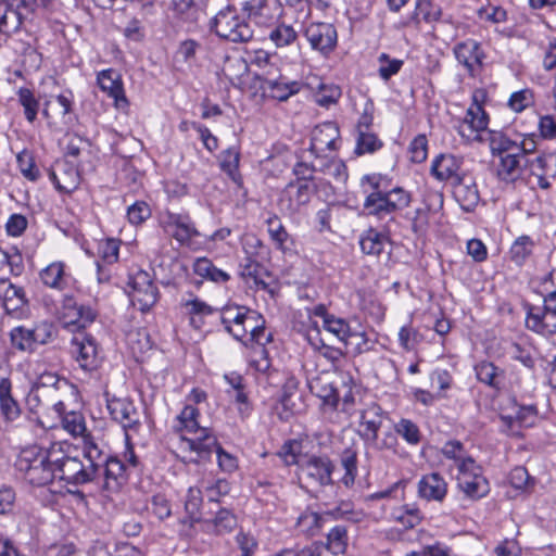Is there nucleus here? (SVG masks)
I'll list each match as a JSON object with an SVG mask.
<instances>
[{
    "label": "nucleus",
    "mask_w": 556,
    "mask_h": 556,
    "mask_svg": "<svg viewBox=\"0 0 556 556\" xmlns=\"http://www.w3.org/2000/svg\"><path fill=\"white\" fill-rule=\"evenodd\" d=\"M200 413L197 407L187 404L174 420L173 428L177 432L193 433V438L181 437L180 450L188 452L185 459L191 463H200L210 458L212 451L216 447V437L206 427L199 424Z\"/></svg>",
    "instance_id": "obj_1"
},
{
    "label": "nucleus",
    "mask_w": 556,
    "mask_h": 556,
    "mask_svg": "<svg viewBox=\"0 0 556 556\" xmlns=\"http://www.w3.org/2000/svg\"><path fill=\"white\" fill-rule=\"evenodd\" d=\"M61 454L55 450V442L48 447L30 445L23 448L15 460L18 475L34 486H45L55 479V463Z\"/></svg>",
    "instance_id": "obj_2"
},
{
    "label": "nucleus",
    "mask_w": 556,
    "mask_h": 556,
    "mask_svg": "<svg viewBox=\"0 0 556 556\" xmlns=\"http://www.w3.org/2000/svg\"><path fill=\"white\" fill-rule=\"evenodd\" d=\"M286 465H296L302 478L311 484L325 486L332 484L334 465L328 456L307 455L302 452V443L292 440L286 442L280 451Z\"/></svg>",
    "instance_id": "obj_3"
},
{
    "label": "nucleus",
    "mask_w": 556,
    "mask_h": 556,
    "mask_svg": "<svg viewBox=\"0 0 556 556\" xmlns=\"http://www.w3.org/2000/svg\"><path fill=\"white\" fill-rule=\"evenodd\" d=\"M220 321L225 330L241 343L249 337H257L258 332L265 329V320L262 315L245 306H224Z\"/></svg>",
    "instance_id": "obj_4"
},
{
    "label": "nucleus",
    "mask_w": 556,
    "mask_h": 556,
    "mask_svg": "<svg viewBox=\"0 0 556 556\" xmlns=\"http://www.w3.org/2000/svg\"><path fill=\"white\" fill-rule=\"evenodd\" d=\"M58 336L56 327L49 320H40L31 326L18 325L9 332L10 345L20 353L33 354L39 346L49 344Z\"/></svg>",
    "instance_id": "obj_5"
},
{
    "label": "nucleus",
    "mask_w": 556,
    "mask_h": 556,
    "mask_svg": "<svg viewBox=\"0 0 556 556\" xmlns=\"http://www.w3.org/2000/svg\"><path fill=\"white\" fill-rule=\"evenodd\" d=\"M412 194L402 187H394L388 191L369 192L364 201V208L368 215L384 218L409 206Z\"/></svg>",
    "instance_id": "obj_6"
},
{
    "label": "nucleus",
    "mask_w": 556,
    "mask_h": 556,
    "mask_svg": "<svg viewBox=\"0 0 556 556\" xmlns=\"http://www.w3.org/2000/svg\"><path fill=\"white\" fill-rule=\"evenodd\" d=\"M483 96L481 90L475 91L465 116L455 122V130L467 143L483 141V135L488 131L489 115L480 102Z\"/></svg>",
    "instance_id": "obj_7"
},
{
    "label": "nucleus",
    "mask_w": 556,
    "mask_h": 556,
    "mask_svg": "<svg viewBox=\"0 0 556 556\" xmlns=\"http://www.w3.org/2000/svg\"><path fill=\"white\" fill-rule=\"evenodd\" d=\"M211 28L231 42H248L253 38L252 27L232 7L220 10L212 20Z\"/></svg>",
    "instance_id": "obj_8"
},
{
    "label": "nucleus",
    "mask_w": 556,
    "mask_h": 556,
    "mask_svg": "<svg viewBox=\"0 0 556 556\" xmlns=\"http://www.w3.org/2000/svg\"><path fill=\"white\" fill-rule=\"evenodd\" d=\"M62 457L55 463V479L71 484H84L94 479V469L86 467L77 456L71 455L72 446L67 442H55Z\"/></svg>",
    "instance_id": "obj_9"
},
{
    "label": "nucleus",
    "mask_w": 556,
    "mask_h": 556,
    "mask_svg": "<svg viewBox=\"0 0 556 556\" xmlns=\"http://www.w3.org/2000/svg\"><path fill=\"white\" fill-rule=\"evenodd\" d=\"M106 409L115 422L125 431V439L128 442L130 432L137 433L141 427V415L134 401L128 397H117L110 392H104Z\"/></svg>",
    "instance_id": "obj_10"
},
{
    "label": "nucleus",
    "mask_w": 556,
    "mask_h": 556,
    "mask_svg": "<svg viewBox=\"0 0 556 556\" xmlns=\"http://www.w3.org/2000/svg\"><path fill=\"white\" fill-rule=\"evenodd\" d=\"M37 4L38 0H0V34L10 36L18 31Z\"/></svg>",
    "instance_id": "obj_11"
},
{
    "label": "nucleus",
    "mask_w": 556,
    "mask_h": 556,
    "mask_svg": "<svg viewBox=\"0 0 556 556\" xmlns=\"http://www.w3.org/2000/svg\"><path fill=\"white\" fill-rule=\"evenodd\" d=\"M71 353L85 371L97 370L103 361V353L96 338L85 331H75L71 339Z\"/></svg>",
    "instance_id": "obj_12"
},
{
    "label": "nucleus",
    "mask_w": 556,
    "mask_h": 556,
    "mask_svg": "<svg viewBox=\"0 0 556 556\" xmlns=\"http://www.w3.org/2000/svg\"><path fill=\"white\" fill-rule=\"evenodd\" d=\"M457 484L465 496L473 501L486 496L490 492L483 469L475 459L463 463L462 468L457 470Z\"/></svg>",
    "instance_id": "obj_13"
},
{
    "label": "nucleus",
    "mask_w": 556,
    "mask_h": 556,
    "mask_svg": "<svg viewBox=\"0 0 556 556\" xmlns=\"http://www.w3.org/2000/svg\"><path fill=\"white\" fill-rule=\"evenodd\" d=\"M271 340V333L263 329L257 337H249L245 341H242L249 367L255 372L266 375L269 371L271 364L266 345Z\"/></svg>",
    "instance_id": "obj_14"
},
{
    "label": "nucleus",
    "mask_w": 556,
    "mask_h": 556,
    "mask_svg": "<svg viewBox=\"0 0 556 556\" xmlns=\"http://www.w3.org/2000/svg\"><path fill=\"white\" fill-rule=\"evenodd\" d=\"M556 317V290L544 298V306L530 307L527 313V328L544 336L556 334V323L551 318Z\"/></svg>",
    "instance_id": "obj_15"
},
{
    "label": "nucleus",
    "mask_w": 556,
    "mask_h": 556,
    "mask_svg": "<svg viewBox=\"0 0 556 556\" xmlns=\"http://www.w3.org/2000/svg\"><path fill=\"white\" fill-rule=\"evenodd\" d=\"M453 53L470 77L475 78L480 75L486 59L480 42L472 38H467L454 46Z\"/></svg>",
    "instance_id": "obj_16"
},
{
    "label": "nucleus",
    "mask_w": 556,
    "mask_h": 556,
    "mask_svg": "<svg viewBox=\"0 0 556 556\" xmlns=\"http://www.w3.org/2000/svg\"><path fill=\"white\" fill-rule=\"evenodd\" d=\"M314 191V186L305 179H296L289 182L282 190L279 198V207L287 214H294L306 205Z\"/></svg>",
    "instance_id": "obj_17"
},
{
    "label": "nucleus",
    "mask_w": 556,
    "mask_h": 556,
    "mask_svg": "<svg viewBox=\"0 0 556 556\" xmlns=\"http://www.w3.org/2000/svg\"><path fill=\"white\" fill-rule=\"evenodd\" d=\"M73 106L74 96L68 90L47 100L42 114L47 118L49 127L61 129V126L68 125L72 119Z\"/></svg>",
    "instance_id": "obj_18"
},
{
    "label": "nucleus",
    "mask_w": 556,
    "mask_h": 556,
    "mask_svg": "<svg viewBox=\"0 0 556 556\" xmlns=\"http://www.w3.org/2000/svg\"><path fill=\"white\" fill-rule=\"evenodd\" d=\"M304 37L311 48L324 56H328L338 43L337 29L330 23H311L304 30Z\"/></svg>",
    "instance_id": "obj_19"
},
{
    "label": "nucleus",
    "mask_w": 556,
    "mask_h": 556,
    "mask_svg": "<svg viewBox=\"0 0 556 556\" xmlns=\"http://www.w3.org/2000/svg\"><path fill=\"white\" fill-rule=\"evenodd\" d=\"M131 302L141 312H148L157 302L159 291L147 271H138L131 280Z\"/></svg>",
    "instance_id": "obj_20"
},
{
    "label": "nucleus",
    "mask_w": 556,
    "mask_h": 556,
    "mask_svg": "<svg viewBox=\"0 0 556 556\" xmlns=\"http://www.w3.org/2000/svg\"><path fill=\"white\" fill-rule=\"evenodd\" d=\"M339 141V127L333 122H326L314 128L309 150L316 156H326L328 152L338 149Z\"/></svg>",
    "instance_id": "obj_21"
},
{
    "label": "nucleus",
    "mask_w": 556,
    "mask_h": 556,
    "mask_svg": "<svg viewBox=\"0 0 556 556\" xmlns=\"http://www.w3.org/2000/svg\"><path fill=\"white\" fill-rule=\"evenodd\" d=\"M62 318L65 327H75L83 331L97 318V312L89 305L78 304L73 298H65L62 306Z\"/></svg>",
    "instance_id": "obj_22"
},
{
    "label": "nucleus",
    "mask_w": 556,
    "mask_h": 556,
    "mask_svg": "<svg viewBox=\"0 0 556 556\" xmlns=\"http://www.w3.org/2000/svg\"><path fill=\"white\" fill-rule=\"evenodd\" d=\"M0 302L5 313L21 316L28 305L24 289L14 285L9 278L0 276Z\"/></svg>",
    "instance_id": "obj_23"
},
{
    "label": "nucleus",
    "mask_w": 556,
    "mask_h": 556,
    "mask_svg": "<svg viewBox=\"0 0 556 556\" xmlns=\"http://www.w3.org/2000/svg\"><path fill=\"white\" fill-rule=\"evenodd\" d=\"M298 389L299 381L295 377L286 379L276 407L281 420H289L293 415L301 412L302 402Z\"/></svg>",
    "instance_id": "obj_24"
},
{
    "label": "nucleus",
    "mask_w": 556,
    "mask_h": 556,
    "mask_svg": "<svg viewBox=\"0 0 556 556\" xmlns=\"http://www.w3.org/2000/svg\"><path fill=\"white\" fill-rule=\"evenodd\" d=\"M163 227L167 235L181 244H187L199 236V231L188 215L168 213L163 220Z\"/></svg>",
    "instance_id": "obj_25"
},
{
    "label": "nucleus",
    "mask_w": 556,
    "mask_h": 556,
    "mask_svg": "<svg viewBox=\"0 0 556 556\" xmlns=\"http://www.w3.org/2000/svg\"><path fill=\"white\" fill-rule=\"evenodd\" d=\"M387 413L377 404L367 405L359 413V435L367 441H376Z\"/></svg>",
    "instance_id": "obj_26"
},
{
    "label": "nucleus",
    "mask_w": 556,
    "mask_h": 556,
    "mask_svg": "<svg viewBox=\"0 0 556 556\" xmlns=\"http://www.w3.org/2000/svg\"><path fill=\"white\" fill-rule=\"evenodd\" d=\"M97 83L100 89L114 100L116 109L124 110L128 105L121 75L115 70L108 68L98 73Z\"/></svg>",
    "instance_id": "obj_27"
},
{
    "label": "nucleus",
    "mask_w": 556,
    "mask_h": 556,
    "mask_svg": "<svg viewBox=\"0 0 556 556\" xmlns=\"http://www.w3.org/2000/svg\"><path fill=\"white\" fill-rule=\"evenodd\" d=\"M463 159L450 153L440 154L431 163L430 173L439 181H456L462 173Z\"/></svg>",
    "instance_id": "obj_28"
},
{
    "label": "nucleus",
    "mask_w": 556,
    "mask_h": 556,
    "mask_svg": "<svg viewBox=\"0 0 556 556\" xmlns=\"http://www.w3.org/2000/svg\"><path fill=\"white\" fill-rule=\"evenodd\" d=\"M261 89L263 93L269 98L286 101L291 96L296 94L303 87L298 80H288L285 77L279 78H261Z\"/></svg>",
    "instance_id": "obj_29"
},
{
    "label": "nucleus",
    "mask_w": 556,
    "mask_h": 556,
    "mask_svg": "<svg viewBox=\"0 0 556 556\" xmlns=\"http://www.w3.org/2000/svg\"><path fill=\"white\" fill-rule=\"evenodd\" d=\"M447 482L439 472H431L418 481V495L428 502H443L447 494Z\"/></svg>",
    "instance_id": "obj_30"
},
{
    "label": "nucleus",
    "mask_w": 556,
    "mask_h": 556,
    "mask_svg": "<svg viewBox=\"0 0 556 556\" xmlns=\"http://www.w3.org/2000/svg\"><path fill=\"white\" fill-rule=\"evenodd\" d=\"M453 194L462 208L467 212L472 211L480 200L476 181L465 174L454 181Z\"/></svg>",
    "instance_id": "obj_31"
},
{
    "label": "nucleus",
    "mask_w": 556,
    "mask_h": 556,
    "mask_svg": "<svg viewBox=\"0 0 556 556\" xmlns=\"http://www.w3.org/2000/svg\"><path fill=\"white\" fill-rule=\"evenodd\" d=\"M121 241L114 238L101 239L97 243V257L96 261L98 269V281L104 282L110 279L109 274L103 269V265H111L117 262L119 253Z\"/></svg>",
    "instance_id": "obj_32"
},
{
    "label": "nucleus",
    "mask_w": 556,
    "mask_h": 556,
    "mask_svg": "<svg viewBox=\"0 0 556 556\" xmlns=\"http://www.w3.org/2000/svg\"><path fill=\"white\" fill-rule=\"evenodd\" d=\"M180 305L189 318L190 326L198 330L203 327L205 317L212 315L215 312L213 306L197 296L182 300Z\"/></svg>",
    "instance_id": "obj_33"
},
{
    "label": "nucleus",
    "mask_w": 556,
    "mask_h": 556,
    "mask_svg": "<svg viewBox=\"0 0 556 556\" xmlns=\"http://www.w3.org/2000/svg\"><path fill=\"white\" fill-rule=\"evenodd\" d=\"M50 179L55 188L63 193H71L79 186V174L70 164H61L50 173Z\"/></svg>",
    "instance_id": "obj_34"
},
{
    "label": "nucleus",
    "mask_w": 556,
    "mask_h": 556,
    "mask_svg": "<svg viewBox=\"0 0 556 556\" xmlns=\"http://www.w3.org/2000/svg\"><path fill=\"white\" fill-rule=\"evenodd\" d=\"M59 391V389L31 387L27 395V403L31 409L43 406L47 408L53 407L56 412H61L64 405Z\"/></svg>",
    "instance_id": "obj_35"
},
{
    "label": "nucleus",
    "mask_w": 556,
    "mask_h": 556,
    "mask_svg": "<svg viewBox=\"0 0 556 556\" xmlns=\"http://www.w3.org/2000/svg\"><path fill=\"white\" fill-rule=\"evenodd\" d=\"M271 4L275 5L276 2L270 0H245L242 3V10L256 24L267 25L275 17Z\"/></svg>",
    "instance_id": "obj_36"
},
{
    "label": "nucleus",
    "mask_w": 556,
    "mask_h": 556,
    "mask_svg": "<svg viewBox=\"0 0 556 556\" xmlns=\"http://www.w3.org/2000/svg\"><path fill=\"white\" fill-rule=\"evenodd\" d=\"M326 522L327 518L325 513L319 514L307 508L296 518L295 528L300 533L306 536H315L320 532Z\"/></svg>",
    "instance_id": "obj_37"
},
{
    "label": "nucleus",
    "mask_w": 556,
    "mask_h": 556,
    "mask_svg": "<svg viewBox=\"0 0 556 556\" xmlns=\"http://www.w3.org/2000/svg\"><path fill=\"white\" fill-rule=\"evenodd\" d=\"M12 384L7 378L0 379V413L7 421H14L21 415V407L12 396Z\"/></svg>",
    "instance_id": "obj_38"
},
{
    "label": "nucleus",
    "mask_w": 556,
    "mask_h": 556,
    "mask_svg": "<svg viewBox=\"0 0 556 556\" xmlns=\"http://www.w3.org/2000/svg\"><path fill=\"white\" fill-rule=\"evenodd\" d=\"M520 154L508 153L501 157L497 166V176L507 184L516 181L521 176Z\"/></svg>",
    "instance_id": "obj_39"
},
{
    "label": "nucleus",
    "mask_w": 556,
    "mask_h": 556,
    "mask_svg": "<svg viewBox=\"0 0 556 556\" xmlns=\"http://www.w3.org/2000/svg\"><path fill=\"white\" fill-rule=\"evenodd\" d=\"M308 387L311 392L321 399L325 404L337 406L339 402L338 391L326 377L318 376L312 379Z\"/></svg>",
    "instance_id": "obj_40"
},
{
    "label": "nucleus",
    "mask_w": 556,
    "mask_h": 556,
    "mask_svg": "<svg viewBox=\"0 0 556 556\" xmlns=\"http://www.w3.org/2000/svg\"><path fill=\"white\" fill-rule=\"evenodd\" d=\"M477 379L492 388L500 389L504 380V371L491 362H480L475 366Z\"/></svg>",
    "instance_id": "obj_41"
},
{
    "label": "nucleus",
    "mask_w": 556,
    "mask_h": 556,
    "mask_svg": "<svg viewBox=\"0 0 556 556\" xmlns=\"http://www.w3.org/2000/svg\"><path fill=\"white\" fill-rule=\"evenodd\" d=\"M202 502L201 490L195 486H190L184 503L187 517L181 520L182 523H189V526L192 527L194 522L201 520L202 517L200 508L202 506Z\"/></svg>",
    "instance_id": "obj_42"
},
{
    "label": "nucleus",
    "mask_w": 556,
    "mask_h": 556,
    "mask_svg": "<svg viewBox=\"0 0 556 556\" xmlns=\"http://www.w3.org/2000/svg\"><path fill=\"white\" fill-rule=\"evenodd\" d=\"M105 477V488L114 489L125 478L127 466L116 456H109L102 466Z\"/></svg>",
    "instance_id": "obj_43"
},
{
    "label": "nucleus",
    "mask_w": 556,
    "mask_h": 556,
    "mask_svg": "<svg viewBox=\"0 0 556 556\" xmlns=\"http://www.w3.org/2000/svg\"><path fill=\"white\" fill-rule=\"evenodd\" d=\"M266 226L269 238L276 249L285 252L288 249V242L292 243V238L282 225L280 218L276 214H273L266 219Z\"/></svg>",
    "instance_id": "obj_44"
},
{
    "label": "nucleus",
    "mask_w": 556,
    "mask_h": 556,
    "mask_svg": "<svg viewBox=\"0 0 556 556\" xmlns=\"http://www.w3.org/2000/svg\"><path fill=\"white\" fill-rule=\"evenodd\" d=\"M340 465L344 469V475L340 482L348 489H351L358 473L357 452L352 448L343 451L340 457Z\"/></svg>",
    "instance_id": "obj_45"
},
{
    "label": "nucleus",
    "mask_w": 556,
    "mask_h": 556,
    "mask_svg": "<svg viewBox=\"0 0 556 556\" xmlns=\"http://www.w3.org/2000/svg\"><path fill=\"white\" fill-rule=\"evenodd\" d=\"M193 271L198 276L213 282H226L230 279L229 274L217 268L212 261L206 257L197 258L193 263Z\"/></svg>",
    "instance_id": "obj_46"
},
{
    "label": "nucleus",
    "mask_w": 556,
    "mask_h": 556,
    "mask_svg": "<svg viewBox=\"0 0 556 556\" xmlns=\"http://www.w3.org/2000/svg\"><path fill=\"white\" fill-rule=\"evenodd\" d=\"M42 283L49 288L62 290L65 287V264L53 262L40 271Z\"/></svg>",
    "instance_id": "obj_47"
},
{
    "label": "nucleus",
    "mask_w": 556,
    "mask_h": 556,
    "mask_svg": "<svg viewBox=\"0 0 556 556\" xmlns=\"http://www.w3.org/2000/svg\"><path fill=\"white\" fill-rule=\"evenodd\" d=\"M147 510L160 521L168 519L173 515L170 498L164 493L153 494L147 502Z\"/></svg>",
    "instance_id": "obj_48"
},
{
    "label": "nucleus",
    "mask_w": 556,
    "mask_h": 556,
    "mask_svg": "<svg viewBox=\"0 0 556 556\" xmlns=\"http://www.w3.org/2000/svg\"><path fill=\"white\" fill-rule=\"evenodd\" d=\"M383 143L374 131H355V149L357 156L372 154L382 148Z\"/></svg>",
    "instance_id": "obj_49"
},
{
    "label": "nucleus",
    "mask_w": 556,
    "mask_h": 556,
    "mask_svg": "<svg viewBox=\"0 0 556 556\" xmlns=\"http://www.w3.org/2000/svg\"><path fill=\"white\" fill-rule=\"evenodd\" d=\"M387 242L388 238L386 235L375 229H369L361 237L359 245L365 254L378 256L384 250Z\"/></svg>",
    "instance_id": "obj_50"
},
{
    "label": "nucleus",
    "mask_w": 556,
    "mask_h": 556,
    "mask_svg": "<svg viewBox=\"0 0 556 556\" xmlns=\"http://www.w3.org/2000/svg\"><path fill=\"white\" fill-rule=\"evenodd\" d=\"M85 458L88 464L86 467L94 469V478L97 477L100 469L104 464V460L109 458L102 450L98 446V444L93 441L90 435L85 437Z\"/></svg>",
    "instance_id": "obj_51"
},
{
    "label": "nucleus",
    "mask_w": 556,
    "mask_h": 556,
    "mask_svg": "<svg viewBox=\"0 0 556 556\" xmlns=\"http://www.w3.org/2000/svg\"><path fill=\"white\" fill-rule=\"evenodd\" d=\"M327 521L330 519H345L354 523H358L364 520V513L362 510H355L354 506L350 502H342L336 508L325 511Z\"/></svg>",
    "instance_id": "obj_52"
},
{
    "label": "nucleus",
    "mask_w": 556,
    "mask_h": 556,
    "mask_svg": "<svg viewBox=\"0 0 556 556\" xmlns=\"http://www.w3.org/2000/svg\"><path fill=\"white\" fill-rule=\"evenodd\" d=\"M343 343L350 346L355 355L369 352L375 346V340L370 339L365 331L354 329L350 330Z\"/></svg>",
    "instance_id": "obj_53"
},
{
    "label": "nucleus",
    "mask_w": 556,
    "mask_h": 556,
    "mask_svg": "<svg viewBox=\"0 0 556 556\" xmlns=\"http://www.w3.org/2000/svg\"><path fill=\"white\" fill-rule=\"evenodd\" d=\"M348 530L344 526L333 527L327 534V548L333 555L343 554L348 547Z\"/></svg>",
    "instance_id": "obj_54"
},
{
    "label": "nucleus",
    "mask_w": 556,
    "mask_h": 556,
    "mask_svg": "<svg viewBox=\"0 0 556 556\" xmlns=\"http://www.w3.org/2000/svg\"><path fill=\"white\" fill-rule=\"evenodd\" d=\"M442 454L445 458L452 459L457 468H462L463 463L471 462L473 458L468 455L462 442L453 440L446 442L442 447Z\"/></svg>",
    "instance_id": "obj_55"
},
{
    "label": "nucleus",
    "mask_w": 556,
    "mask_h": 556,
    "mask_svg": "<svg viewBox=\"0 0 556 556\" xmlns=\"http://www.w3.org/2000/svg\"><path fill=\"white\" fill-rule=\"evenodd\" d=\"M269 39L277 48L288 47L298 39V31L293 26L280 23L269 33Z\"/></svg>",
    "instance_id": "obj_56"
},
{
    "label": "nucleus",
    "mask_w": 556,
    "mask_h": 556,
    "mask_svg": "<svg viewBox=\"0 0 556 556\" xmlns=\"http://www.w3.org/2000/svg\"><path fill=\"white\" fill-rule=\"evenodd\" d=\"M16 162L22 175L30 180L36 181L40 177V170L35 163V157L29 150L24 149L16 155Z\"/></svg>",
    "instance_id": "obj_57"
},
{
    "label": "nucleus",
    "mask_w": 556,
    "mask_h": 556,
    "mask_svg": "<svg viewBox=\"0 0 556 556\" xmlns=\"http://www.w3.org/2000/svg\"><path fill=\"white\" fill-rule=\"evenodd\" d=\"M395 433L405 440L409 445H417L421 440L419 427L407 418H401L394 425Z\"/></svg>",
    "instance_id": "obj_58"
},
{
    "label": "nucleus",
    "mask_w": 556,
    "mask_h": 556,
    "mask_svg": "<svg viewBox=\"0 0 556 556\" xmlns=\"http://www.w3.org/2000/svg\"><path fill=\"white\" fill-rule=\"evenodd\" d=\"M485 134L488 135L486 140L489 141L490 149L493 154H502L511 150L519 151V146L515 141L510 140L505 134L501 131H486Z\"/></svg>",
    "instance_id": "obj_59"
},
{
    "label": "nucleus",
    "mask_w": 556,
    "mask_h": 556,
    "mask_svg": "<svg viewBox=\"0 0 556 556\" xmlns=\"http://www.w3.org/2000/svg\"><path fill=\"white\" fill-rule=\"evenodd\" d=\"M533 241L529 236H521L515 240L510 248V257L517 265H522L531 255Z\"/></svg>",
    "instance_id": "obj_60"
},
{
    "label": "nucleus",
    "mask_w": 556,
    "mask_h": 556,
    "mask_svg": "<svg viewBox=\"0 0 556 556\" xmlns=\"http://www.w3.org/2000/svg\"><path fill=\"white\" fill-rule=\"evenodd\" d=\"M214 526L217 533L230 532L237 526L236 516L228 509L222 508L212 519H206Z\"/></svg>",
    "instance_id": "obj_61"
},
{
    "label": "nucleus",
    "mask_w": 556,
    "mask_h": 556,
    "mask_svg": "<svg viewBox=\"0 0 556 556\" xmlns=\"http://www.w3.org/2000/svg\"><path fill=\"white\" fill-rule=\"evenodd\" d=\"M17 96L18 102L24 108L26 119L33 123L36 119L38 113V100L28 88H20Z\"/></svg>",
    "instance_id": "obj_62"
},
{
    "label": "nucleus",
    "mask_w": 556,
    "mask_h": 556,
    "mask_svg": "<svg viewBox=\"0 0 556 556\" xmlns=\"http://www.w3.org/2000/svg\"><path fill=\"white\" fill-rule=\"evenodd\" d=\"M248 70L249 65L243 58L227 56L223 67V73L230 81H233L247 74Z\"/></svg>",
    "instance_id": "obj_63"
},
{
    "label": "nucleus",
    "mask_w": 556,
    "mask_h": 556,
    "mask_svg": "<svg viewBox=\"0 0 556 556\" xmlns=\"http://www.w3.org/2000/svg\"><path fill=\"white\" fill-rule=\"evenodd\" d=\"M240 152L236 148H229L220 154V168L235 180L238 174Z\"/></svg>",
    "instance_id": "obj_64"
}]
</instances>
